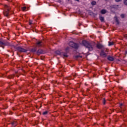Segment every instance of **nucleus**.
I'll return each instance as SVG.
<instances>
[{
  "label": "nucleus",
  "mask_w": 127,
  "mask_h": 127,
  "mask_svg": "<svg viewBox=\"0 0 127 127\" xmlns=\"http://www.w3.org/2000/svg\"><path fill=\"white\" fill-rule=\"evenodd\" d=\"M99 19L101 22H104L105 19L102 15L99 16Z\"/></svg>",
  "instance_id": "nucleus-11"
},
{
  "label": "nucleus",
  "mask_w": 127,
  "mask_h": 127,
  "mask_svg": "<svg viewBox=\"0 0 127 127\" xmlns=\"http://www.w3.org/2000/svg\"><path fill=\"white\" fill-rule=\"evenodd\" d=\"M41 43H42V42H41V41H38L36 43L37 46H38V47H40V46H42V45L41 44Z\"/></svg>",
  "instance_id": "nucleus-12"
},
{
  "label": "nucleus",
  "mask_w": 127,
  "mask_h": 127,
  "mask_svg": "<svg viewBox=\"0 0 127 127\" xmlns=\"http://www.w3.org/2000/svg\"><path fill=\"white\" fill-rule=\"evenodd\" d=\"M91 4L92 5H96V4H97V2H96L95 0H93L91 2Z\"/></svg>",
  "instance_id": "nucleus-18"
},
{
  "label": "nucleus",
  "mask_w": 127,
  "mask_h": 127,
  "mask_svg": "<svg viewBox=\"0 0 127 127\" xmlns=\"http://www.w3.org/2000/svg\"><path fill=\"white\" fill-rule=\"evenodd\" d=\"M124 3L125 5H127V0H124Z\"/></svg>",
  "instance_id": "nucleus-23"
},
{
  "label": "nucleus",
  "mask_w": 127,
  "mask_h": 127,
  "mask_svg": "<svg viewBox=\"0 0 127 127\" xmlns=\"http://www.w3.org/2000/svg\"><path fill=\"white\" fill-rule=\"evenodd\" d=\"M76 1H78L79 2L80 1V0H75Z\"/></svg>",
  "instance_id": "nucleus-31"
},
{
  "label": "nucleus",
  "mask_w": 127,
  "mask_h": 127,
  "mask_svg": "<svg viewBox=\"0 0 127 127\" xmlns=\"http://www.w3.org/2000/svg\"><path fill=\"white\" fill-rule=\"evenodd\" d=\"M47 114H48V111H46L43 113L42 115H43V116H46Z\"/></svg>",
  "instance_id": "nucleus-20"
},
{
  "label": "nucleus",
  "mask_w": 127,
  "mask_h": 127,
  "mask_svg": "<svg viewBox=\"0 0 127 127\" xmlns=\"http://www.w3.org/2000/svg\"><path fill=\"white\" fill-rule=\"evenodd\" d=\"M121 89H123V87H121Z\"/></svg>",
  "instance_id": "nucleus-35"
},
{
  "label": "nucleus",
  "mask_w": 127,
  "mask_h": 127,
  "mask_svg": "<svg viewBox=\"0 0 127 127\" xmlns=\"http://www.w3.org/2000/svg\"><path fill=\"white\" fill-rule=\"evenodd\" d=\"M15 49H16L17 51H18V52H20V53H24L25 52H27V50L24 49L21 47H15Z\"/></svg>",
  "instance_id": "nucleus-4"
},
{
  "label": "nucleus",
  "mask_w": 127,
  "mask_h": 127,
  "mask_svg": "<svg viewBox=\"0 0 127 127\" xmlns=\"http://www.w3.org/2000/svg\"><path fill=\"white\" fill-rule=\"evenodd\" d=\"M73 76L74 77H75V75H73Z\"/></svg>",
  "instance_id": "nucleus-33"
},
{
  "label": "nucleus",
  "mask_w": 127,
  "mask_h": 127,
  "mask_svg": "<svg viewBox=\"0 0 127 127\" xmlns=\"http://www.w3.org/2000/svg\"><path fill=\"white\" fill-rule=\"evenodd\" d=\"M122 0H115L116 2H120V1H122Z\"/></svg>",
  "instance_id": "nucleus-27"
},
{
  "label": "nucleus",
  "mask_w": 127,
  "mask_h": 127,
  "mask_svg": "<svg viewBox=\"0 0 127 127\" xmlns=\"http://www.w3.org/2000/svg\"><path fill=\"white\" fill-rule=\"evenodd\" d=\"M107 59L109 61H111V62L114 61L115 60V59L111 56H108L107 57Z\"/></svg>",
  "instance_id": "nucleus-9"
},
{
  "label": "nucleus",
  "mask_w": 127,
  "mask_h": 127,
  "mask_svg": "<svg viewBox=\"0 0 127 127\" xmlns=\"http://www.w3.org/2000/svg\"><path fill=\"white\" fill-rule=\"evenodd\" d=\"M37 50V49H36V48H32V49H31L30 50V52H32V53H34V52H35Z\"/></svg>",
  "instance_id": "nucleus-14"
},
{
  "label": "nucleus",
  "mask_w": 127,
  "mask_h": 127,
  "mask_svg": "<svg viewBox=\"0 0 127 127\" xmlns=\"http://www.w3.org/2000/svg\"><path fill=\"white\" fill-rule=\"evenodd\" d=\"M56 54H57L58 55H63V54L60 52V51H56L55 52Z\"/></svg>",
  "instance_id": "nucleus-15"
},
{
  "label": "nucleus",
  "mask_w": 127,
  "mask_h": 127,
  "mask_svg": "<svg viewBox=\"0 0 127 127\" xmlns=\"http://www.w3.org/2000/svg\"><path fill=\"white\" fill-rule=\"evenodd\" d=\"M4 16L8 17V14L9 13V9H7L6 11L3 12Z\"/></svg>",
  "instance_id": "nucleus-7"
},
{
  "label": "nucleus",
  "mask_w": 127,
  "mask_h": 127,
  "mask_svg": "<svg viewBox=\"0 0 127 127\" xmlns=\"http://www.w3.org/2000/svg\"><path fill=\"white\" fill-rule=\"evenodd\" d=\"M126 54H127V50L125 51Z\"/></svg>",
  "instance_id": "nucleus-32"
},
{
  "label": "nucleus",
  "mask_w": 127,
  "mask_h": 127,
  "mask_svg": "<svg viewBox=\"0 0 127 127\" xmlns=\"http://www.w3.org/2000/svg\"><path fill=\"white\" fill-rule=\"evenodd\" d=\"M0 77H2V76H0Z\"/></svg>",
  "instance_id": "nucleus-34"
},
{
  "label": "nucleus",
  "mask_w": 127,
  "mask_h": 127,
  "mask_svg": "<svg viewBox=\"0 0 127 127\" xmlns=\"http://www.w3.org/2000/svg\"><path fill=\"white\" fill-rule=\"evenodd\" d=\"M108 45L109 46H112V45H114V42H109Z\"/></svg>",
  "instance_id": "nucleus-22"
},
{
  "label": "nucleus",
  "mask_w": 127,
  "mask_h": 127,
  "mask_svg": "<svg viewBox=\"0 0 127 127\" xmlns=\"http://www.w3.org/2000/svg\"><path fill=\"white\" fill-rule=\"evenodd\" d=\"M100 55L103 58H106V57H107V54L105 52L103 53L102 54H100Z\"/></svg>",
  "instance_id": "nucleus-10"
},
{
  "label": "nucleus",
  "mask_w": 127,
  "mask_h": 127,
  "mask_svg": "<svg viewBox=\"0 0 127 127\" xmlns=\"http://www.w3.org/2000/svg\"><path fill=\"white\" fill-rule=\"evenodd\" d=\"M105 53V51H104V50H101V51L100 52V54H103Z\"/></svg>",
  "instance_id": "nucleus-28"
},
{
  "label": "nucleus",
  "mask_w": 127,
  "mask_h": 127,
  "mask_svg": "<svg viewBox=\"0 0 127 127\" xmlns=\"http://www.w3.org/2000/svg\"><path fill=\"white\" fill-rule=\"evenodd\" d=\"M116 6H119V5H111V7L112 8H115V7H116Z\"/></svg>",
  "instance_id": "nucleus-24"
},
{
  "label": "nucleus",
  "mask_w": 127,
  "mask_h": 127,
  "mask_svg": "<svg viewBox=\"0 0 127 127\" xmlns=\"http://www.w3.org/2000/svg\"><path fill=\"white\" fill-rule=\"evenodd\" d=\"M75 58L76 59H78V58H82V56H80L79 55H76L75 56Z\"/></svg>",
  "instance_id": "nucleus-19"
},
{
  "label": "nucleus",
  "mask_w": 127,
  "mask_h": 127,
  "mask_svg": "<svg viewBox=\"0 0 127 127\" xmlns=\"http://www.w3.org/2000/svg\"><path fill=\"white\" fill-rule=\"evenodd\" d=\"M82 43L85 47L88 49V51H93V50L94 49L93 46H92L90 43L87 42L86 40H83L82 41Z\"/></svg>",
  "instance_id": "nucleus-1"
},
{
  "label": "nucleus",
  "mask_w": 127,
  "mask_h": 127,
  "mask_svg": "<svg viewBox=\"0 0 127 127\" xmlns=\"http://www.w3.org/2000/svg\"><path fill=\"white\" fill-rule=\"evenodd\" d=\"M31 24H32V21H29V25H31Z\"/></svg>",
  "instance_id": "nucleus-29"
},
{
  "label": "nucleus",
  "mask_w": 127,
  "mask_h": 127,
  "mask_svg": "<svg viewBox=\"0 0 127 127\" xmlns=\"http://www.w3.org/2000/svg\"><path fill=\"white\" fill-rule=\"evenodd\" d=\"M37 55H40V54H43V50L42 49H40L37 51Z\"/></svg>",
  "instance_id": "nucleus-8"
},
{
  "label": "nucleus",
  "mask_w": 127,
  "mask_h": 127,
  "mask_svg": "<svg viewBox=\"0 0 127 127\" xmlns=\"http://www.w3.org/2000/svg\"><path fill=\"white\" fill-rule=\"evenodd\" d=\"M102 103L104 105H106V103H107V101H106V98L102 99Z\"/></svg>",
  "instance_id": "nucleus-16"
},
{
  "label": "nucleus",
  "mask_w": 127,
  "mask_h": 127,
  "mask_svg": "<svg viewBox=\"0 0 127 127\" xmlns=\"http://www.w3.org/2000/svg\"><path fill=\"white\" fill-rule=\"evenodd\" d=\"M121 17H122V18H125V14H121Z\"/></svg>",
  "instance_id": "nucleus-26"
},
{
  "label": "nucleus",
  "mask_w": 127,
  "mask_h": 127,
  "mask_svg": "<svg viewBox=\"0 0 127 127\" xmlns=\"http://www.w3.org/2000/svg\"><path fill=\"white\" fill-rule=\"evenodd\" d=\"M122 106H123V104L121 103V104H120V108H122Z\"/></svg>",
  "instance_id": "nucleus-30"
},
{
  "label": "nucleus",
  "mask_w": 127,
  "mask_h": 127,
  "mask_svg": "<svg viewBox=\"0 0 127 127\" xmlns=\"http://www.w3.org/2000/svg\"><path fill=\"white\" fill-rule=\"evenodd\" d=\"M96 47L97 48H98V49H103V48H105V46L101 44H97L96 45Z\"/></svg>",
  "instance_id": "nucleus-6"
},
{
  "label": "nucleus",
  "mask_w": 127,
  "mask_h": 127,
  "mask_svg": "<svg viewBox=\"0 0 127 127\" xmlns=\"http://www.w3.org/2000/svg\"><path fill=\"white\" fill-rule=\"evenodd\" d=\"M0 45L1 46V47L3 48V49H4V46H10V45H11V44L6 41H0Z\"/></svg>",
  "instance_id": "nucleus-2"
},
{
  "label": "nucleus",
  "mask_w": 127,
  "mask_h": 127,
  "mask_svg": "<svg viewBox=\"0 0 127 127\" xmlns=\"http://www.w3.org/2000/svg\"><path fill=\"white\" fill-rule=\"evenodd\" d=\"M107 12V10L105 9H103L101 10V13L102 14H106V13Z\"/></svg>",
  "instance_id": "nucleus-13"
},
{
  "label": "nucleus",
  "mask_w": 127,
  "mask_h": 127,
  "mask_svg": "<svg viewBox=\"0 0 127 127\" xmlns=\"http://www.w3.org/2000/svg\"><path fill=\"white\" fill-rule=\"evenodd\" d=\"M115 21L117 22V24H120V22H119V19H118V17H115Z\"/></svg>",
  "instance_id": "nucleus-17"
},
{
  "label": "nucleus",
  "mask_w": 127,
  "mask_h": 127,
  "mask_svg": "<svg viewBox=\"0 0 127 127\" xmlns=\"http://www.w3.org/2000/svg\"><path fill=\"white\" fill-rule=\"evenodd\" d=\"M70 50V48L69 47H66L65 49V52L62 53V54L64 56V57H68L67 53H69V51Z\"/></svg>",
  "instance_id": "nucleus-5"
},
{
  "label": "nucleus",
  "mask_w": 127,
  "mask_h": 127,
  "mask_svg": "<svg viewBox=\"0 0 127 127\" xmlns=\"http://www.w3.org/2000/svg\"><path fill=\"white\" fill-rule=\"evenodd\" d=\"M69 46H71L72 48H74V49H78L79 48L80 45L78 43H76L73 42H70L69 43Z\"/></svg>",
  "instance_id": "nucleus-3"
},
{
  "label": "nucleus",
  "mask_w": 127,
  "mask_h": 127,
  "mask_svg": "<svg viewBox=\"0 0 127 127\" xmlns=\"http://www.w3.org/2000/svg\"><path fill=\"white\" fill-rule=\"evenodd\" d=\"M8 79H13V75H10L8 76Z\"/></svg>",
  "instance_id": "nucleus-21"
},
{
  "label": "nucleus",
  "mask_w": 127,
  "mask_h": 127,
  "mask_svg": "<svg viewBox=\"0 0 127 127\" xmlns=\"http://www.w3.org/2000/svg\"><path fill=\"white\" fill-rule=\"evenodd\" d=\"M26 7L24 6V7H22V10L23 11H25V10H26Z\"/></svg>",
  "instance_id": "nucleus-25"
}]
</instances>
